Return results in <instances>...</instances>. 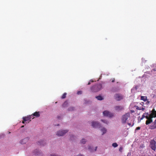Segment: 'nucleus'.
Instances as JSON below:
<instances>
[{"instance_id":"40","label":"nucleus","mask_w":156,"mask_h":156,"mask_svg":"<svg viewBox=\"0 0 156 156\" xmlns=\"http://www.w3.org/2000/svg\"><path fill=\"white\" fill-rule=\"evenodd\" d=\"M135 88H136V89H137V88H136V87H135Z\"/></svg>"},{"instance_id":"4","label":"nucleus","mask_w":156,"mask_h":156,"mask_svg":"<svg viewBox=\"0 0 156 156\" xmlns=\"http://www.w3.org/2000/svg\"><path fill=\"white\" fill-rule=\"evenodd\" d=\"M130 113H127L123 115L121 117L122 122V123H125L127 120L130 117Z\"/></svg>"},{"instance_id":"8","label":"nucleus","mask_w":156,"mask_h":156,"mask_svg":"<svg viewBox=\"0 0 156 156\" xmlns=\"http://www.w3.org/2000/svg\"><path fill=\"white\" fill-rule=\"evenodd\" d=\"M150 147L151 148V149L155 151L156 149V142L155 141L153 140H151L150 142Z\"/></svg>"},{"instance_id":"41","label":"nucleus","mask_w":156,"mask_h":156,"mask_svg":"<svg viewBox=\"0 0 156 156\" xmlns=\"http://www.w3.org/2000/svg\"><path fill=\"white\" fill-rule=\"evenodd\" d=\"M10 133V132H9V133Z\"/></svg>"},{"instance_id":"28","label":"nucleus","mask_w":156,"mask_h":156,"mask_svg":"<svg viewBox=\"0 0 156 156\" xmlns=\"http://www.w3.org/2000/svg\"><path fill=\"white\" fill-rule=\"evenodd\" d=\"M122 149H123V148L122 147H121L119 149V151H120V152H122Z\"/></svg>"},{"instance_id":"39","label":"nucleus","mask_w":156,"mask_h":156,"mask_svg":"<svg viewBox=\"0 0 156 156\" xmlns=\"http://www.w3.org/2000/svg\"><path fill=\"white\" fill-rule=\"evenodd\" d=\"M114 80H113L112 81V82H114Z\"/></svg>"},{"instance_id":"31","label":"nucleus","mask_w":156,"mask_h":156,"mask_svg":"<svg viewBox=\"0 0 156 156\" xmlns=\"http://www.w3.org/2000/svg\"><path fill=\"white\" fill-rule=\"evenodd\" d=\"M91 81L92 82H93L94 81L92 80H90V82L88 83V85L90 84V82H91Z\"/></svg>"},{"instance_id":"33","label":"nucleus","mask_w":156,"mask_h":156,"mask_svg":"<svg viewBox=\"0 0 156 156\" xmlns=\"http://www.w3.org/2000/svg\"><path fill=\"white\" fill-rule=\"evenodd\" d=\"M131 155V153L129 152L127 156H130Z\"/></svg>"},{"instance_id":"37","label":"nucleus","mask_w":156,"mask_h":156,"mask_svg":"<svg viewBox=\"0 0 156 156\" xmlns=\"http://www.w3.org/2000/svg\"><path fill=\"white\" fill-rule=\"evenodd\" d=\"M144 60V58H142V61H143Z\"/></svg>"},{"instance_id":"32","label":"nucleus","mask_w":156,"mask_h":156,"mask_svg":"<svg viewBox=\"0 0 156 156\" xmlns=\"http://www.w3.org/2000/svg\"><path fill=\"white\" fill-rule=\"evenodd\" d=\"M145 109V108L143 107H141V110H142V111H144Z\"/></svg>"},{"instance_id":"18","label":"nucleus","mask_w":156,"mask_h":156,"mask_svg":"<svg viewBox=\"0 0 156 156\" xmlns=\"http://www.w3.org/2000/svg\"><path fill=\"white\" fill-rule=\"evenodd\" d=\"M69 105V103L68 101H66L64 102V103L63 104L62 106L64 107H67Z\"/></svg>"},{"instance_id":"5","label":"nucleus","mask_w":156,"mask_h":156,"mask_svg":"<svg viewBox=\"0 0 156 156\" xmlns=\"http://www.w3.org/2000/svg\"><path fill=\"white\" fill-rule=\"evenodd\" d=\"M102 88V85L101 84H99L93 86L91 88V90L94 92H97L99 91Z\"/></svg>"},{"instance_id":"15","label":"nucleus","mask_w":156,"mask_h":156,"mask_svg":"<svg viewBox=\"0 0 156 156\" xmlns=\"http://www.w3.org/2000/svg\"><path fill=\"white\" fill-rule=\"evenodd\" d=\"M101 121L107 125H108L109 123V122L107 119H101Z\"/></svg>"},{"instance_id":"13","label":"nucleus","mask_w":156,"mask_h":156,"mask_svg":"<svg viewBox=\"0 0 156 156\" xmlns=\"http://www.w3.org/2000/svg\"><path fill=\"white\" fill-rule=\"evenodd\" d=\"M86 149L90 152H94V150L93 149V146L90 145H88L87 146Z\"/></svg>"},{"instance_id":"25","label":"nucleus","mask_w":156,"mask_h":156,"mask_svg":"<svg viewBox=\"0 0 156 156\" xmlns=\"http://www.w3.org/2000/svg\"><path fill=\"white\" fill-rule=\"evenodd\" d=\"M49 156H60V155H58L57 154H50Z\"/></svg>"},{"instance_id":"17","label":"nucleus","mask_w":156,"mask_h":156,"mask_svg":"<svg viewBox=\"0 0 156 156\" xmlns=\"http://www.w3.org/2000/svg\"><path fill=\"white\" fill-rule=\"evenodd\" d=\"M33 116H36V117H38L40 116L39 112H36L33 114H32Z\"/></svg>"},{"instance_id":"21","label":"nucleus","mask_w":156,"mask_h":156,"mask_svg":"<svg viewBox=\"0 0 156 156\" xmlns=\"http://www.w3.org/2000/svg\"><path fill=\"white\" fill-rule=\"evenodd\" d=\"M150 128L151 129H154L156 128V124L154 123V124L151 125L150 126Z\"/></svg>"},{"instance_id":"19","label":"nucleus","mask_w":156,"mask_h":156,"mask_svg":"<svg viewBox=\"0 0 156 156\" xmlns=\"http://www.w3.org/2000/svg\"><path fill=\"white\" fill-rule=\"evenodd\" d=\"M96 98L99 100H102L103 99V98L100 96H96Z\"/></svg>"},{"instance_id":"3","label":"nucleus","mask_w":156,"mask_h":156,"mask_svg":"<svg viewBox=\"0 0 156 156\" xmlns=\"http://www.w3.org/2000/svg\"><path fill=\"white\" fill-rule=\"evenodd\" d=\"M90 125L93 128L96 129L99 128L101 124L98 121H93L91 122Z\"/></svg>"},{"instance_id":"26","label":"nucleus","mask_w":156,"mask_h":156,"mask_svg":"<svg viewBox=\"0 0 156 156\" xmlns=\"http://www.w3.org/2000/svg\"><path fill=\"white\" fill-rule=\"evenodd\" d=\"M134 107L137 110H141V107H139L138 106H135Z\"/></svg>"},{"instance_id":"36","label":"nucleus","mask_w":156,"mask_h":156,"mask_svg":"<svg viewBox=\"0 0 156 156\" xmlns=\"http://www.w3.org/2000/svg\"><path fill=\"white\" fill-rule=\"evenodd\" d=\"M154 123L156 124V119L155 120V121L154 122Z\"/></svg>"},{"instance_id":"11","label":"nucleus","mask_w":156,"mask_h":156,"mask_svg":"<svg viewBox=\"0 0 156 156\" xmlns=\"http://www.w3.org/2000/svg\"><path fill=\"white\" fill-rule=\"evenodd\" d=\"M115 99L117 101H119L123 98V96L120 94H117L115 96Z\"/></svg>"},{"instance_id":"16","label":"nucleus","mask_w":156,"mask_h":156,"mask_svg":"<svg viewBox=\"0 0 156 156\" xmlns=\"http://www.w3.org/2000/svg\"><path fill=\"white\" fill-rule=\"evenodd\" d=\"M87 140L85 138H82L80 141L81 144H85L86 143Z\"/></svg>"},{"instance_id":"29","label":"nucleus","mask_w":156,"mask_h":156,"mask_svg":"<svg viewBox=\"0 0 156 156\" xmlns=\"http://www.w3.org/2000/svg\"><path fill=\"white\" fill-rule=\"evenodd\" d=\"M134 124V123H133L132 124H131L130 123H128V125L130 126H132Z\"/></svg>"},{"instance_id":"6","label":"nucleus","mask_w":156,"mask_h":156,"mask_svg":"<svg viewBox=\"0 0 156 156\" xmlns=\"http://www.w3.org/2000/svg\"><path fill=\"white\" fill-rule=\"evenodd\" d=\"M103 114L104 116L109 117V118H112L114 116V115L113 113L107 110L104 111L103 112Z\"/></svg>"},{"instance_id":"1","label":"nucleus","mask_w":156,"mask_h":156,"mask_svg":"<svg viewBox=\"0 0 156 156\" xmlns=\"http://www.w3.org/2000/svg\"><path fill=\"white\" fill-rule=\"evenodd\" d=\"M156 117V111L154 109H153L152 112L149 115V116H147L146 117L147 120L146 121V124L148 125L152 122V119Z\"/></svg>"},{"instance_id":"12","label":"nucleus","mask_w":156,"mask_h":156,"mask_svg":"<svg viewBox=\"0 0 156 156\" xmlns=\"http://www.w3.org/2000/svg\"><path fill=\"white\" fill-rule=\"evenodd\" d=\"M32 116V115H29L27 117H23V121L22 122V123L24 124L25 123V122L27 121L30 120Z\"/></svg>"},{"instance_id":"27","label":"nucleus","mask_w":156,"mask_h":156,"mask_svg":"<svg viewBox=\"0 0 156 156\" xmlns=\"http://www.w3.org/2000/svg\"><path fill=\"white\" fill-rule=\"evenodd\" d=\"M82 93V91L81 90L77 92V94L78 95H80Z\"/></svg>"},{"instance_id":"35","label":"nucleus","mask_w":156,"mask_h":156,"mask_svg":"<svg viewBox=\"0 0 156 156\" xmlns=\"http://www.w3.org/2000/svg\"><path fill=\"white\" fill-rule=\"evenodd\" d=\"M149 103H150V102L149 101H147L146 102V104L147 105H148L149 104Z\"/></svg>"},{"instance_id":"38","label":"nucleus","mask_w":156,"mask_h":156,"mask_svg":"<svg viewBox=\"0 0 156 156\" xmlns=\"http://www.w3.org/2000/svg\"><path fill=\"white\" fill-rule=\"evenodd\" d=\"M72 136L73 137V136H74L73 135H71V137H72Z\"/></svg>"},{"instance_id":"23","label":"nucleus","mask_w":156,"mask_h":156,"mask_svg":"<svg viewBox=\"0 0 156 156\" xmlns=\"http://www.w3.org/2000/svg\"><path fill=\"white\" fill-rule=\"evenodd\" d=\"M118 146L117 144L116 143H114L112 144V146L114 147H117Z\"/></svg>"},{"instance_id":"42","label":"nucleus","mask_w":156,"mask_h":156,"mask_svg":"<svg viewBox=\"0 0 156 156\" xmlns=\"http://www.w3.org/2000/svg\"><path fill=\"white\" fill-rule=\"evenodd\" d=\"M24 127V126H22V127Z\"/></svg>"},{"instance_id":"14","label":"nucleus","mask_w":156,"mask_h":156,"mask_svg":"<svg viewBox=\"0 0 156 156\" xmlns=\"http://www.w3.org/2000/svg\"><path fill=\"white\" fill-rule=\"evenodd\" d=\"M115 110L118 111H121L123 109L122 106H117L115 107Z\"/></svg>"},{"instance_id":"9","label":"nucleus","mask_w":156,"mask_h":156,"mask_svg":"<svg viewBox=\"0 0 156 156\" xmlns=\"http://www.w3.org/2000/svg\"><path fill=\"white\" fill-rule=\"evenodd\" d=\"M29 140L30 138L29 137L25 138L24 139L21 140L20 141V143L22 144H25L29 141Z\"/></svg>"},{"instance_id":"2","label":"nucleus","mask_w":156,"mask_h":156,"mask_svg":"<svg viewBox=\"0 0 156 156\" xmlns=\"http://www.w3.org/2000/svg\"><path fill=\"white\" fill-rule=\"evenodd\" d=\"M69 131L67 129H61L58 130L56 133V135L58 136H64Z\"/></svg>"},{"instance_id":"30","label":"nucleus","mask_w":156,"mask_h":156,"mask_svg":"<svg viewBox=\"0 0 156 156\" xmlns=\"http://www.w3.org/2000/svg\"><path fill=\"white\" fill-rule=\"evenodd\" d=\"M97 148H98V147L97 146L95 147L94 150V152L95 151H96L97 150Z\"/></svg>"},{"instance_id":"24","label":"nucleus","mask_w":156,"mask_h":156,"mask_svg":"<svg viewBox=\"0 0 156 156\" xmlns=\"http://www.w3.org/2000/svg\"><path fill=\"white\" fill-rule=\"evenodd\" d=\"M66 93H65L62 95V99H64L66 98Z\"/></svg>"},{"instance_id":"10","label":"nucleus","mask_w":156,"mask_h":156,"mask_svg":"<svg viewBox=\"0 0 156 156\" xmlns=\"http://www.w3.org/2000/svg\"><path fill=\"white\" fill-rule=\"evenodd\" d=\"M149 114H148V113L145 112V113H144L142 115V116L141 118H140V116L138 117V122H140V120H141L143 119L144 118H146V117L147 116H149Z\"/></svg>"},{"instance_id":"34","label":"nucleus","mask_w":156,"mask_h":156,"mask_svg":"<svg viewBox=\"0 0 156 156\" xmlns=\"http://www.w3.org/2000/svg\"><path fill=\"white\" fill-rule=\"evenodd\" d=\"M140 129V127H137L136 128V130H139Z\"/></svg>"},{"instance_id":"22","label":"nucleus","mask_w":156,"mask_h":156,"mask_svg":"<svg viewBox=\"0 0 156 156\" xmlns=\"http://www.w3.org/2000/svg\"><path fill=\"white\" fill-rule=\"evenodd\" d=\"M75 109V107H69L68 108V110L69 111H72L74 110Z\"/></svg>"},{"instance_id":"20","label":"nucleus","mask_w":156,"mask_h":156,"mask_svg":"<svg viewBox=\"0 0 156 156\" xmlns=\"http://www.w3.org/2000/svg\"><path fill=\"white\" fill-rule=\"evenodd\" d=\"M141 99L144 101H145L147 100V97L146 96H142L141 97Z\"/></svg>"},{"instance_id":"7","label":"nucleus","mask_w":156,"mask_h":156,"mask_svg":"<svg viewBox=\"0 0 156 156\" xmlns=\"http://www.w3.org/2000/svg\"><path fill=\"white\" fill-rule=\"evenodd\" d=\"M99 128L100 131L101 132L102 135L105 134L107 132V129L105 127L102 126L101 125Z\"/></svg>"}]
</instances>
